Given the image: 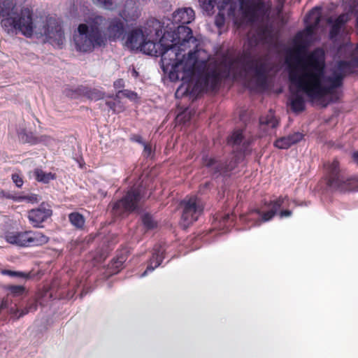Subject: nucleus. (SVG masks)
<instances>
[{
    "mask_svg": "<svg viewBox=\"0 0 358 358\" xmlns=\"http://www.w3.org/2000/svg\"><path fill=\"white\" fill-rule=\"evenodd\" d=\"M152 38V31L146 34L145 39L139 50L152 56H161L162 69L172 81L191 80L194 76H199V81L203 88L215 90L222 78H227L240 66L245 71L253 73L258 87L264 88L267 76L272 65L266 56H257L252 48L258 44L268 43L271 38V31L266 27H259L248 36V48L236 59L224 57L220 65L210 67L209 55L199 48V41L193 36L188 27H178V33L164 30L159 43Z\"/></svg>",
    "mask_w": 358,
    "mask_h": 358,
    "instance_id": "1",
    "label": "nucleus"
},
{
    "mask_svg": "<svg viewBox=\"0 0 358 358\" xmlns=\"http://www.w3.org/2000/svg\"><path fill=\"white\" fill-rule=\"evenodd\" d=\"M292 55L286 59L290 83L289 97L291 109L299 113L305 109V94L311 100H320L343 85L344 78L353 72L352 62L340 61L329 73L325 72L322 57L313 52L303 58L299 55L291 60Z\"/></svg>",
    "mask_w": 358,
    "mask_h": 358,
    "instance_id": "2",
    "label": "nucleus"
},
{
    "mask_svg": "<svg viewBox=\"0 0 358 358\" xmlns=\"http://www.w3.org/2000/svg\"><path fill=\"white\" fill-rule=\"evenodd\" d=\"M0 18L1 27L8 34L19 32L27 38L44 36L46 42L59 48L65 41L62 27L55 17L34 21L32 11L28 8L20 9L16 0H0Z\"/></svg>",
    "mask_w": 358,
    "mask_h": 358,
    "instance_id": "3",
    "label": "nucleus"
},
{
    "mask_svg": "<svg viewBox=\"0 0 358 358\" xmlns=\"http://www.w3.org/2000/svg\"><path fill=\"white\" fill-rule=\"evenodd\" d=\"M124 23L119 18L106 19L101 15L90 17L86 23L80 24L73 34L76 49L91 52L104 47L109 40H115L124 33Z\"/></svg>",
    "mask_w": 358,
    "mask_h": 358,
    "instance_id": "4",
    "label": "nucleus"
},
{
    "mask_svg": "<svg viewBox=\"0 0 358 358\" xmlns=\"http://www.w3.org/2000/svg\"><path fill=\"white\" fill-rule=\"evenodd\" d=\"M238 5H236L232 14L227 8H218L219 13L215 16V24L219 28L223 27L225 22V15L231 19L234 24L238 27L252 24L263 16L266 12V5L262 0H238Z\"/></svg>",
    "mask_w": 358,
    "mask_h": 358,
    "instance_id": "5",
    "label": "nucleus"
},
{
    "mask_svg": "<svg viewBox=\"0 0 358 358\" xmlns=\"http://www.w3.org/2000/svg\"><path fill=\"white\" fill-rule=\"evenodd\" d=\"M5 240L10 244L27 248L43 245L48 243V238L39 231H8Z\"/></svg>",
    "mask_w": 358,
    "mask_h": 358,
    "instance_id": "6",
    "label": "nucleus"
},
{
    "mask_svg": "<svg viewBox=\"0 0 358 358\" xmlns=\"http://www.w3.org/2000/svg\"><path fill=\"white\" fill-rule=\"evenodd\" d=\"M143 196V187L141 185L133 186L122 199L113 204L112 209L113 215L120 217L135 210Z\"/></svg>",
    "mask_w": 358,
    "mask_h": 358,
    "instance_id": "7",
    "label": "nucleus"
},
{
    "mask_svg": "<svg viewBox=\"0 0 358 358\" xmlns=\"http://www.w3.org/2000/svg\"><path fill=\"white\" fill-rule=\"evenodd\" d=\"M287 196H280L277 200L272 201L268 206V210L262 212L259 209H255L248 214L241 217L243 222L248 224L251 227L259 226L262 222L271 220L277 213L280 207L283 206Z\"/></svg>",
    "mask_w": 358,
    "mask_h": 358,
    "instance_id": "8",
    "label": "nucleus"
},
{
    "mask_svg": "<svg viewBox=\"0 0 358 358\" xmlns=\"http://www.w3.org/2000/svg\"><path fill=\"white\" fill-rule=\"evenodd\" d=\"M181 204L183 206L182 224L186 227L197 220L203 212V207L201 199L195 196L185 198Z\"/></svg>",
    "mask_w": 358,
    "mask_h": 358,
    "instance_id": "9",
    "label": "nucleus"
},
{
    "mask_svg": "<svg viewBox=\"0 0 358 358\" xmlns=\"http://www.w3.org/2000/svg\"><path fill=\"white\" fill-rule=\"evenodd\" d=\"M236 163L233 159L228 163H224L220 159L209 157L208 155H203L202 157L203 165L208 169L211 174L217 176L232 171L236 166Z\"/></svg>",
    "mask_w": 358,
    "mask_h": 358,
    "instance_id": "10",
    "label": "nucleus"
},
{
    "mask_svg": "<svg viewBox=\"0 0 358 358\" xmlns=\"http://www.w3.org/2000/svg\"><path fill=\"white\" fill-rule=\"evenodd\" d=\"M194 11L191 8H182L176 10L172 15L171 24L166 23V29L169 31L178 33V27L180 26L186 27L187 24L194 20Z\"/></svg>",
    "mask_w": 358,
    "mask_h": 358,
    "instance_id": "11",
    "label": "nucleus"
},
{
    "mask_svg": "<svg viewBox=\"0 0 358 358\" xmlns=\"http://www.w3.org/2000/svg\"><path fill=\"white\" fill-rule=\"evenodd\" d=\"M201 9L208 15H210L214 13L215 6L220 9L227 8L229 13L232 14L233 10L236 8V5H238V1L236 0H198Z\"/></svg>",
    "mask_w": 358,
    "mask_h": 358,
    "instance_id": "12",
    "label": "nucleus"
},
{
    "mask_svg": "<svg viewBox=\"0 0 358 358\" xmlns=\"http://www.w3.org/2000/svg\"><path fill=\"white\" fill-rule=\"evenodd\" d=\"M338 162L335 160L327 168V185L334 189H343L346 178L340 173Z\"/></svg>",
    "mask_w": 358,
    "mask_h": 358,
    "instance_id": "13",
    "label": "nucleus"
},
{
    "mask_svg": "<svg viewBox=\"0 0 358 358\" xmlns=\"http://www.w3.org/2000/svg\"><path fill=\"white\" fill-rule=\"evenodd\" d=\"M321 17L320 8L317 7L313 8L306 17V27L304 31L298 33L296 37L301 38L303 34L308 37L312 36L321 21Z\"/></svg>",
    "mask_w": 358,
    "mask_h": 358,
    "instance_id": "14",
    "label": "nucleus"
},
{
    "mask_svg": "<svg viewBox=\"0 0 358 358\" xmlns=\"http://www.w3.org/2000/svg\"><path fill=\"white\" fill-rule=\"evenodd\" d=\"M52 215V210L44 204L38 208L32 209L28 213V219L34 227H41V224Z\"/></svg>",
    "mask_w": 358,
    "mask_h": 358,
    "instance_id": "15",
    "label": "nucleus"
},
{
    "mask_svg": "<svg viewBox=\"0 0 358 358\" xmlns=\"http://www.w3.org/2000/svg\"><path fill=\"white\" fill-rule=\"evenodd\" d=\"M10 304L11 301L10 299H9V297L8 296L6 298L3 299L0 301V310L3 309H8L9 313L16 318H20V317H22L23 315L29 313V312L35 311L37 309V303L35 301L31 303L26 308L22 309L21 310L14 307H10Z\"/></svg>",
    "mask_w": 358,
    "mask_h": 358,
    "instance_id": "16",
    "label": "nucleus"
},
{
    "mask_svg": "<svg viewBox=\"0 0 358 358\" xmlns=\"http://www.w3.org/2000/svg\"><path fill=\"white\" fill-rule=\"evenodd\" d=\"M350 20L349 14L343 13L340 15L336 19L334 20L333 17H329L327 20V24L331 25L329 31V38L331 40H336L340 34L341 29Z\"/></svg>",
    "mask_w": 358,
    "mask_h": 358,
    "instance_id": "17",
    "label": "nucleus"
},
{
    "mask_svg": "<svg viewBox=\"0 0 358 358\" xmlns=\"http://www.w3.org/2000/svg\"><path fill=\"white\" fill-rule=\"evenodd\" d=\"M145 37L146 34L142 29H133L127 35L126 45L131 50H139Z\"/></svg>",
    "mask_w": 358,
    "mask_h": 358,
    "instance_id": "18",
    "label": "nucleus"
},
{
    "mask_svg": "<svg viewBox=\"0 0 358 358\" xmlns=\"http://www.w3.org/2000/svg\"><path fill=\"white\" fill-rule=\"evenodd\" d=\"M164 249L161 246H157L154 248L152 256L149 260L148 265L146 270L140 275L141 278L145 277L150 272H152L156 268H157L162 262L164 256Z\"/></svg>",
    "mask_w": 358,
    "mask_h": 358,
    "instance_id": "19",
    "label": "nucleus"
},
{
    "mask_svg": "<svg viewBox=\"0 0 358 358\" xmlns=\"http://www.w3.org/2000/svg\"><path fill=\"white\" fill-rule=\"evenodd\" d=\"M303 134L300 132H295L286 136L277 139L274 145L279 149H288L292 145H294L301 141Z\"/></svg>",
    "mask_w": 358,
    "mask_h": 358,
    "instance_id": "20",
    "label": "nucleus"
},
{
    "mask_svg": "<svg viewBox=\"0 0 358 358\" xmlns=\"http://www.w3.org/2000/svg\"><path fill=\"white\" fill-rule=\"evenodd\" d=\"M121 17L125 21L134 20L139 15L138 7L134 0H127L124 9L120 12Z\"/></svg>",
    "mask_w": 358,
    "mask_h": 358,
    "instance_id": "21",
    "label": "nucleus"
},
{
    "mask_svg": "<svg viewBox=\"0 0 358 358\" xmlns=\"http://www.w3.org/2000/svg\"><path fill=\"white\" fill-rule=\"evenodd\" d=\"M243 141V132L241 130L235 131L229 139V143L232 145L239 146L243 143L241 148H240L241 152L244 154L250 152L249 145L250 142L249 141Z\"/></svg>",
    "mask_w": 358,
    "mask_h": 358,
    "instance_id": "22",
    "label": "nucleus"
},
{
    "mask_svg": "<svg viewBox=\"0 0 358 358\" xmlns=\"http://www.w3.org/2000/svg\"><path fill=\"white\" fill-rule=\"evenodd\" d=\"M260 128L265 132L269 133V129L275 128L278 124V120L271 110L268 114L262 115L259 119Z\"/></svg>",
    "mask_w": 358,
    "mask_h": 358,
    "instance_id": "23",
    "label": "nucleus"
},
{
    "mask_svg": "<svg viewBox=\"0 0 358 358\" xmlns=\"http://www.w3.org/2000/svg\"><path fill=\"white\" fill-rule=\"evenodd\" d=\"M34 176L38 182L43 183H48L50 180L55 179L54 174L44 172L43 170L38 169L34 171Z\"/></svg>",
    "mask_w": 358,
    "mask_h": 358,
    "instance_id": "24",
    "label": "nucleus"
},
{
    "mask_svg": "<svg viewBox=\"0 0 358 358\" xmlns=\"http://www.w3.org/2000/svg\"><path fill=\"white\" fill-rule=\"evenodd\" d=\"M69 220L72 225L78 229H81L85 224L84 217L79 213H71L69 215Z\"/></svg>",
    "mask_w": 358,
    "mask_h": 358,
    "instance_id": "25",
    "label": "nucleus"
},
{
    "mask_svg": "<svg viewBox=\"0 0 358 358\" xmlns=\"http://www.w3.org/2000/svg\"><path fill=\"white\" fill-rule=\"evenodd\" d=\"M93 2L100 7L107 10H114L117 7L118 0H92Z\"/></svg>",
    "mask_w": 358,
    "mask_h": 358,
    "instance_id": "26",
    "label": "nucleus"
},
{
    "mask_svg": "<svg viewBox=\"0 0 358 358\" xmlns=\"http://www.w3.org/2000/svg\"><path fill=\"white\" fill-rule=\"evenodd\" d=\"M122 97H126L129 100L134 101H136L138 99V94L136 92L129 90H119L117 92L115 95V99H121Z\"/></svg>",
    "mask_w": 358,
    "mask_h": 358,
    "instance_id": "27",
    "label": "nucleus"
},
{
    "mask_svg": "<svg viewBox=\"0 0 358 358\" xmlns=\"http://www.w3.org/2000/svg\"><path fill=\"white\" fill-rule=\"evenodd\" d=\"M142 222L144 226L148 229H152L156 225V223L152 219V216L148 214L143 215L142 217Z\"/></svg>",
    "mask_w": 358,
    "mask_h": 358,
    "instance_id": "28",
    "label": "nucleus"
},
{
    "mask_svg": "<svg viewBox=\"0 0 358 358\" xmlns=\"http://www.w3.org/2000/svg\"><path fill=\"white\" fill-rule=\"evenodd\" d=\"M3 274L8 275L13 277H17L20 278H27L29 275L27 273L20 272V271H13L10 270H4L2 272Z\"/></svg>",
    "mask_w": 358,
    "mask_h": 358,
    "instance_id": "29",
    "label": "nucleus"
},
{
    "mask_svg": "<svg viewBox=\"0 0 358 358\" xmlns=\"http://www.w3.org/2000/svg\"><path fill=\"white\" fill-rule=\"evenodd\" d=\"M8 290L14 295H20L24 292V288L21 285H12L8 287Z\"/></svg>",
    "mask_w": 358,
    "mask_h": 358,
    "instance_id": "30",
    "label": "nucleus"
},
{
    "mask_svg": "<svg viewBox=\"0 0 358 358\" xmlns=\"http://www.w3.org/2000/svg\"><path fill=\"white\" fill-rule=\"evenodd\" d=\"M12 180L17 187H21L22 186L23 180L19 174H17V173L13 174Z\"/></svg>",
    "mask_w": 358,
    "mask_h": 358,
    "instance_id": "31",
    "label": "nucleus"
},
{
    "mask_svg": "<svg viewBox=\"0 0 358 358\" xmlns=\"http://www.w3.org/2000/svg\"><path fill=\"white\" fill-rule=\"evenodd\" d=\"M152 27L155 29V35L157 38L162 34V30L159 29L161 27L160 22L159 21L152 22Z\"/></svg>",
    "mask_w": 358,
    "mask_h": 358,
    "instance_id": "32",
    "label": "nucleus"
},
{
    "mask_svg": "<svg viewBox=\"0 0 358 358\" xmlns=\"http://www.w3.org/2000/svg\"><path fill=\"white\" fill-rule=\"evenodd\" d=\"M107 105L111 109L113 110L114 112L115 113H120V111L122 110V108L120 107V109H117L116 108V103L115 102H113V101H108L107 102Z\"/></svg>",
    "mask_w": 358,
    "mask_h": 358,
    "instance_id": "33",
    "label": "nucleus"
},
{
    "mask_svg": "<svg viewBox=\"0 0 358 358\" xmlns=\"http://www.w3.org/2000/svg\"><path fill=\"white\" fill-rule=\"evenodd\" d=\"M20 199H24V200H27L31 203L38 202L37 195H36V194H33L30 196L21 197V198H20Z\"/></svg>",
    "mask_w": 358,
    "mask_h": 358,
    "instance_id": "34",
    "label": "nucleus"
},
{
    "mask_svg": "<svg viewBox=\"0 0 358 358\" xmlns=\"http://www.w3.org/2000/svg\"><path fill=\"white\" fill-rule=\"evenodd\" d=\"M143 145L144 147V150H143L144 155L146 157H149L152 152L151 147L146 143H143Z\"/></svg>",
    "mask_w": 358,
    "mask_h": 358,
    "instance_id": "35",
    "label": "nucleus"
},
{
    "mask_svg": "<svg viewBox=\"0 0 358 358\" xmlns=\"http://www.w3.org/2000/svg\"><path fill=\"white\" fill-rule=\"evenodd\" d=\"M131 140L134 141V142H136V143H138L140 144H142L143 143H145L143 140H142V137L140 136V135H133L131 137Z\"/></svg>",
    "mask_w": 358,
    "mask_h": 358,
    "instance_id": "36",
    "label": "nucleus"
},
{
    "mask_svg": "<svg viewBox=\"0 0 358 358\" xmlns=\"http://www.w3.org/2000/svg\"><path fill=\"white\" fill-rule=\"evenodd\" d=\"M113 85L116 89H120L124 87V83L122 79H119L115 81Z\"/></svg>",
    "mask_w": 358,
    "mask_h": 358,
    "instance_id": "37",
    "label": "nucleus"
},
{
    "mask_svg": "<svg viewBox=\"0 0 358 358\" xmlns=\"http://www.w3.org/2000/svg\"><path fill=\"white\" fill-rule=\"evenodd\" d=\"M292 215V211L289 210H282L280 213V217H289Z\"/></svg>",
    "mask_w": 358,
    "mask_h": 358,
    "instance_id": "38",
    "label": "nucleus"
},
{
    "mask_svg": "<svg viewBox=\"0 0 358 358\" xmlns=\"http://www.w3.org/2000/svg\"><path fill=\"white\" fill-rule=\"evenodd\" d=\"M1 196H3V197H6V198H8V199H13L16 200L15 197L12 196H11L10 194H8V193H6V192H3V191H1V192H0V197H1Z\"/></svg>",
    "mask_w": 358,
    "mask_h": 358,
    "instance_id": "39",
    "label": "nucleus"
},
{
    "mask_svg": "<svg viewBox=\"0 0 358 358\" xmlns=\"http://www.w3.org/2000/svg\"><path fill=\"white\" fill-rule=\"evenodd\" d=\"M25 141L28 142V143H32V144H34V143H37V140L34 138H33L32 136H30L27 135V138L25 139Z\"/></svg>",
    "mask_w": 358,
    "mask_h": 358,
    "instance_id": "40",
    "label": "nucleus"
},
{
    "mask_svg": "<svg viewBox=\"0 0 358 358\" xmlns=\"http://www.w3.org/2000/svg\"><path fill=\"white\" fill-rule=\"evenodd\" d=\"M352 158H353V160H354L357 164H358V152H355L352 154Z\"/></svg>",
    "mask_w": 358,
    "mask_h": 358,
    "instance_id": "41",
    "label": "nucleus"
},
{
    "mask_svg": "<svg viewBox=\"0 0 358 358\" xmlns=\"http://www.w3.org/2000/svg\"><path fill=\"white\" fill-rule=\"evenodd\" d=\"M94 98L96 99H99L102 98V96L100 92H97V93H96Z\"/></svg>",
    "mask_w": 358,
    "mask_h": 358,
    "instance_id": "42",
    "label": "nucleus"
},
{
    "mask_svg": "<svg viewBox=\"0 0 358 358\" xmlns=\"http://www.w3.org/2000/svg\"><path fill=\"white\" fill-rule=\"evenodd\" d=\"M229 218V215L227 214L224 217V220H228Z\"/></svg>",
    "mask_w": 358,
    "mask_h": 358,
    "instance_id": "43",
    "label": "nucleus"
}]
</instances>
